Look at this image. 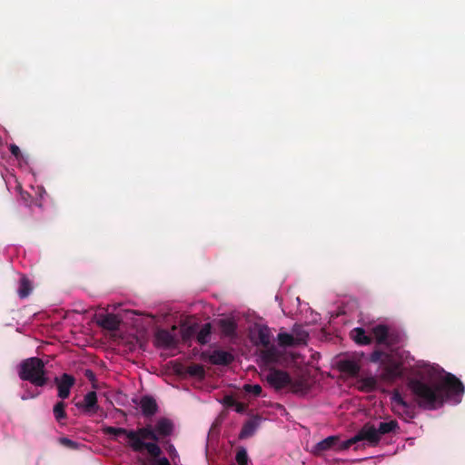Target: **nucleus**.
I'll list each match as a JSON object with an SVG mask.
<instances>
[{"instance_id": "nucleus-1", "label": "nucleus", "mask_w": 465, "mask_h": 465, "mask_svg": "<svg viewBox=\"0 0 465 465\" xmlns=\"http://www.w3.org/2000/svg\"><path fill=\"white\" fill-rule=\"evenodd\" d=\"M408 387L414 402L425 410H436L443 406L447 400L460 396L465 391L462 382L451 373H446L442 379L432 383L412 379Z\"/></svg>"}, {"instance_id": "nucleus-2", "label": "nucleus", "mask_w": 465, "mask_h": 465, "mask_svg": "<svg viewBox=\"0 0 465 465\" xmlns=\"http://www.w3.org/2000/svg\"><path fill=\"white\" fill-rule=\"evenodd\" d=\"M158 440V434L153 427L146 425L137 430H130L129 440L125 442V445L134 452L146 450L153 458L156 459L162 454V450L156 443Z\"/></svg>"}, {"instance_id": "nucleus-3", "label": "nucleus", "mask_w": 465, "mask_h": 465, "mask_svg": "<svg viewBox=\"0 0 465 465\" xmlns=\"http://www.w3.org/2000/svg\"><path fill=\"white\" fill-rule=\"evenodd\" d=\"M18 376L22 381H29L36 387H44L48 382L45 364L38 357L23 360L18 366Z\"/></svg>"}, {"instance_id": "nucleus-4", "label": "nucleus", "mask_w": 465, "mask_h": 465, "mask_svg": "<svg viewBox=\"0 0 465 465\" xmlns=\"http://www.w3.org/2000/svg\"><path fill=\"white\" fill-rule=\"evenodd\" d=\"M372 339L379 345H384L387 348H393L402 342L401 333L385 324H377L371 328Z\"/></svg>"}, {"instance_id": "nucleus-5", "label": "nucleus", "mask_w": 465, "mask_h": 465, "mask_svg": "<svg viewBox=\"0 0 465 465\" xmlns=\"http://www.w3.org/2000/svg\"><path fill=\"white\" fill-rule=\"evenodd\" d=\"M366 440L371 446H376L379 444L381 439L379 437L376 427L371 422L365 423L361 430L351 439L344 440L342 442L341 448L349 449L352 445L358 443L359 441Z\"/></svg>"}, {"instance_id": "nucleus-6", "label": "nucleus", "mask_w": 465, "mask_h": 465, "mask_svg": "<svg viewBox=\"0 0 465 465\" xmlns=\"http://www.w3.org/2000/svg\"><path fill=\"white\" fill-rule=\"evenodd\" d=\"M386 359L381 364L380 379L384 381L392 382L402 376L401 364L395 361L391 355L386 356Z\"/></svg>"}, {"instance_id": "nucleus-7", "label": "nucleus", "mask_w": 465, "mask_h": 465, "mask_svg": "<svg viewBox=\"0 0 465 465\" xmlns=\"http://www.w3.org/2000/svg\"><path fill=\"white\" fill-rule=\"evenodd\" d=\"M342 442L341 441V438L338 435H332L325 438L324 440L319 441L312 449V452L315 456H322L325 451L334 450V451H341L346 450L347 449L341 448Z\"/></svg>"}, {"instance_id": "nucleus-8", "label": "nucleus", "mask_w": 465, "mask_h": 465, "mask_svg": "<svg viewBox=\"0 0 465 465\" xmlns=\"http://www.w3.org/2000/svg\"><path fill=\"white\" fill-rule=\"evenodd\" d=\"M268 384L276 391H280L291 383V376L288 372L272 369L269 371L265 378Z\"/></svg>"}, {"instance_id": "nucleus-9", "label": "nucleus", "mask_w": 465, "mask_h": 465, "mask_svg": "<svg viewBox=\"0 0 465 465\" xmlns=\"http://www.w3.org/2000/svg\"><path fill=\"white\" fill-rule=\"evenodd\" d=\"M54 381L57 386V396L62 400L67 399L70 395L72 387L75 383L74 376L68 373H64L61 377H55Z\"/></svg>"}, {"instance_id": "nucleus-10", "label": "nucleus", "mask_w": 465, "mask_h": 465, "mask_svg": "<svg viewBox=\"0 0 465 465\" xmlns=\"http://www.w3.org/2000/svg\"><path fill=\"white\" fill-rule=\"evenodd\" d=\"M251 338L255 345L268 347L271 342V331L266 325H256L251 332Z\"/></svg>"}, {"instance_id": "nucleus-11", "label": "nucleus", "mask_w": 465, "mask_h": 465, "mask_svg": "<svg viewBox=\"0 0 465 465\" xmlns=\"http://www.w3.org/2000/svg\"><path fill=\"white\" fill-rule=\"evenodd\" d=\"M155 341L158 346L163 348H174L178 344V339L173 331L161 329L155 333Z\"/></svg>"}, {"instance_id": "nucleus-12", "label": "nucleus", "mask_w": 465, "mask_h": 465, "mask_svg": "<svg viewBox=\"0 0 465 465\" xmlns=\"http://www.w3.org/2000/svg\"><path fill=\"white\" fill-rule=\"evenodd\" d=\"M261 418L259 416H253L246 420L239 433V439L243 440L252 437L259 428Z\"/></svg>"}, {"instance_id": "nucleus-13", "label": "nucleus", "mask_w": 465, "mask_h": 465, "mask_svg": "<svg viewBox=\"0 0 465 465\" xmlns=\"http://www.w3.org/2000/svg\"><path fill=\"white\" fill-rule=\"evenodd\" d=\"M140 408L145 417L153 416L158 411L156 401L152 396H143L140 400Z\"/></svg>"}, {"instance_id": "nucleus-14", "label": "nucleus", "mask_w": 465, "mask_h": 465, "mask_svg": "<svg viewBox=\"0 0 465 465\" xmlns=\"http://www.w3.org/2000/svg\"><path fill=\"white\" fill-rule=\"evenodd\" d=\"M234 361V356L228 351L215 350L210 356V361L215 365L227 366Z\"/></svg>"}, {"instance_id": "nucleus-15", "label": "nucleus", "mask_w": 465, "mask_h": 465, "mask_svg": "<svg viewBox=\"0 0 465 465\" xmlns=\"http://www.w3.org/2000/svg\"><path fill=\"white\" fill-rule=\"evenodd\" d=\"M97 323L103 329L108 331H116L120 327L121 320L117 315L108 313L101 316V318L97 321Z\"/></svg>"}, {"instance_id": "nucleus-16", "label": "nucleus", "mask_w": 465, "mask_h": 465, "mask_svg": "<svg viewBox=\"0 0 465 465\" xmlns=\"http://www.w3.org/2000/svg\"><path fill=\"white\" fill-rule=\"evenodd\" d=\"M154 430L158 434L159 439L161 437H168L173 433V424L170 420L161 418L156 422Z\"/></svg>"}, {"instance_id": "nucleus-17", "label": "nucleus", "mask_w": 465, "mask_h": 465, "mask_svg": "<svg viewBox=\"0 0 465 465\" xmlns=\"http://www.w3.org/2000/svg\"><path fill=\"white\" fill-rule=\"evenodd\" d=\"M351 338L359 345H369L372 341V337L368 335L363 328H354L350 332Z\"/></svg>"}, {"instance_id": "nucleus-18", "label": "nucleus", "mask_w": 465, "mask_h": 465, "mask_svg": "<svg viewBox=\"0 0 465 465\" xmlns=\"http://www.w3.org/2000/svg\"><path fill=\"white\" fill-rule=\"evenodd\" d=\"M377 379L373 376L360 378L357 381V388L362 392H372L377 389Z\"/></svg>"}, {"instance_id": "nucleus-19", "label": "nucleus", "mask_w": 465, "mask_h": 465, "mask_svg": "<svg viewBox=\"0 0 465 465\" xmlns=\"http://www.w3.org/2000/svg\"><path fill=\"white\" fill-rule=\"evenodd\" d=\"M218 326L221 332L226 337H232L235 335L237 324L232 319H221L218 322Z\"/></svg>"}, {"instance_id": "nucleus-20", "label": "nucleus", "mask_w": 465, "mask_h": 465, "mask_svg": "<svg viewBox=\"0 0 465 465\" xmlns=\"http://www.w3.org/2000/svg\"><path fill=\"white\" fill-rule=\"evenodd\" d=\"M391 402L395 406L403 408L404 412L410 417L413 418L412 405L407 402L398 391H395L391 396Z\"/></svg>"}, {"instance_id": "nucleus-21", "label": "nucleus", "mask_w": 465, "mask_h": 465, "mask_svg": "<svg viewBox=\"0 0 465 465\" xmlns=\"http://www.w3.org/2000/svg\"><path fill=\"white\" fill-rule=\"evenodd\" d=\"M84 408L86 412H94L98 409L97 394L95 391H89L84 398Z\"/></svg>"}, {"instance_id": "nucleus-22", "label": "nucleus", "mask_w": 465, "mask_h": 465, "mask_svg": "<svg viewBox=\"0 0 465 465\" xmlns=\"http://www.w3.org/2000/svg\"><path fill=\"white\" fill-rule=\"evenodd\" d=\"M129 431L130 430L124 428H117L112 426H106L103 428V432L104 434L114 436L115 440H118L119 437L124 436L126 442L129 440Z\"/></svg>"}, {"instance_id": "nucleus-23", "label": "nucleus", "mask_w": 465, "mask_h": 465, "mask_svg": "<svg viewBox=\"0 0 465 465\" xmlns=\"http://www.w3.org/2000/svg\"><path fill=\"white\" fill-rule=\"evenodd\" d=\"M379 437L381 438V435H385L388 433H391L397 429H399L398 421L395 420H390V421H381L376 427Z\"/></svg>"}, {"instance_id": "nucleus-24", "label": "nucleus", "mask_w": 465, "mask_h": 465, "mask_svg": "<svg viewBox=\"0 0 465 465\" xmlns=\"http://www.w3.org/2000/svg\"><path fill=\"white\" fill-rule=\"evenodd\" d=\"M341 370L351 376H357L360 372V365L351 360L341 361L340 364Z\"/></svg>"}, {"instance_id": "nucleus-25", "label": "nucleus", "mask_w": 465, "mask_h": 465, "mask_svg": "<svg viewBox=\"0 0 465 465\" xmlns=\"http://www.w3.org/2000/svg\"><path fill=\"white\" fill-rule=\"evenodd\" d=\"M278 344L282 348L298 346L292 333L280 332L277 335Z\"/></svg>"}, {"instance_id": "nucleus-26", "label": "nucleus", "mask_w": 465, "mask_h": 465, "mask_svg": "<svg viewBox=\"0 0 465 465\" xmlns=\"http://www.w3.org/2000/svg\"><path fill=\"white\" fill-rule=\"evenodd\" d=\"M33 290L32 283L26 276L20 279L19 288L17 291L18 296L21 299L28 297Z\"/></svg>"}, {"instance_id": "nucleus-27", "label": "nucleus", "mask_w": 465, "mask_h": 465, "mask_svg": "<svg viewBox=\"0 0 465 465\" xmlns=\"http://www.w3.org/2000/svg\"><path fill=\"white\" fill-rule=\"evenodd\" d=\"M211 331L212 327L210 323L203 324L198 331H196L195 336L197 341L202 345L208 343L211 336Z\"/></svg>"}, {"instance_id": "nucleus-28", "label": "nucleus", "mask_w": 465, "mask_h": 465, "mask_svg": "<svg viewBox=\"0 0 465 465\" xmlns=\"http://www.w3.org/2000/svg\"><path fill=\"white\" fill-rule=\"evenodd\" d=\"M292 335H294L296 343L299 345L306 344L309 337L308 332L300 325H294L292 328Z\"/></svg>"}, {"instance_id": "nucleus-29", "label": "nucleus", "mask_w": 465, "mask_h": 465, "mask_svg": "<svg viewBox=\"0 0 465 465\" xmlns=\"http://www.w3.org/2000/svg\"><path fill=\"white\" fill-rule=\"evenodd\" d=\"M262 351V357L266 362H275L278 361L279 354L274 346L265 347Z\"/></svg>"}, {"instance_id": "nucleus-30", "label": "nucleus", "mask_w": 465, "mask_h": 465, "mask_svg": "<svg viewBox=\"0 0 465 465\" xmlns=\"http://www.w3.org/2000/svg\"><path fill=\"white\" fill-rule=\"evenodd\" d=\"M65 407H66V404L63 401H58L54 406V409H53L54 416L58 422H61L63 420H65L67 418V414L65 412Z\"/></svg>"}, {"instance_id": "nucleus-31", "label": "nucleus", "mask_w": 465, "mask_h": 465, "mask_svg": "<svg viewBox=\"0 0 465 465\" xmlns=\"http://www.w3.org/2000/svg\"><path fill=\"white\" fill-rule=\"evenodd\" d=\"M186 373L192 377L203 378L205 371L203 365L193 363L187 367Z\"/></svg>"}, {"instance_id": "nucleus-32", "label": "nucleus", "mask_w": 465, "mask_h": 465, "mask_svg": "<svg viewBox=\"0 0 465 465\" xmlns=\"http://www.w3.org/2000/svg\"><path fill=\"white\" fill-rule=\"evenodd\" d=\"M288 386L290 387L292 392L297 393V394L298 393L304 394L308 391L305 381H303L302 380L292 381L291 379V383H289Z\"/></svg>"}, {"instance_id": "nucleus-33", "label": "nucleus", "mask_w": 465, "mask_h": 465, "mask_svg": "<svg viewBox=\"0 0 465 465\" xmlns=\"http://www.w3.org/2000/svg\"><path fill=\"white\" fill-rule=\"evenodd\" d=\"M386 356H391V354L384 352L381 350L373 351L370 355V361L373 363H380L381 365L383 363V361H386Z\"/></svg>"}, {"instance_id": "nucleus-34", "label": "nucleus", "mask_w": 465, "mask_h": 465, "mask_svg": "<svg viewBox=\"0 0 465 465\" xmlns=\"http://www.w3.org/2000/svg\"><path fill=\"white\" fill-rule=\"evenodd\" d=\"M195 335H196V326H194V325L183 327L181 330V336L184 342L189 341Z\"/></svg>"}, {"instance_id": "nucleus-35", "label": "nucleus", "mask_w": 465, "mask_h": 465, "mask_svg": "<svg viewBox=\"0 0 465 465\" xmlns=\"http://www.w3.org/2000/svg\"><path fill=\"white\" fill-rule=\"evenodd\" d=\"M235 460L238 465H247L248 455L244 448H241L237 450Z\"/></svg>"}, {"instance_id": "nucleus-36", "label": "nucleus", "mask_w": 465, "mask_h": 465, "mask_svg": "<svg viewBox=\"0 0 465 465\" xmlns=\"http://www.w3.org/2000/svg\"><path fill=\"white\" fill-rule=\"evenodd\" d=\"M243 389L246 392L252 393L255 396H260L262 391V387L258 384H246Z\"/></svg>"}, {"instance_id": "nucleus-37", "label": "nucleus", "mask_w": 465, "mask_h": 465, "mask_svg": "<svg viewBox=\"0 0 465 465\" xmlns=\"http://www.w3.org/2000/svg\"><path fill=\"white\" fill-rule=\"evenodd\" d=\"M59 441L63 446L67 447L69 449H76L78 447L77 442L65 437L61 438Z\"/></svg>"}, {"instance_id": "nucleus-38", "label": "nucleus", "mask_w": 465, "mask_h": 465, "mask_svg": "<svg viewBox=\"0 0 465 465\" xmlns=\"http://www.w3.org/2000/svg\"><path fill=\"white\" fill-rule=\"evenodd\" d=\"M236 402H237V401L232 395H226V396H224V398L223 400V405H225L228 408H231V407L234 408V406L236 405Z\"/></svg>"}, {"instance_id": "nucleus-39", "label": "nucleus", "mask_w": 465, "mask_h": 465, "mask_svg": "<svg viewBox=\"0 0 465 465\" xmlns=\"http://www.w3.org/2000/svg\"><path fill=\"white\" fill-rule=\"evenodd\" d=\"M9 151L17 159L22 155L20 148L15 143L10 144Z\"/></svg>"}, {"instance_id": "nucleus-40", "label": "nucleus", "mask_w": 465, "mask_h": 465, "mask_svg": "<svg viewBox=\"0 0 465 465\" xmlns=\"http://www.w3.org/2000/svg\"><path fill=\"white\" fill-rule=\"evenodd\" d=\"M40 394V392H31L30 391H26L22 396L21 399L23 401H27L29 399H34L37 397Z\"/></svg>"}, {"instance_id": "nucleus-41", "label": "nucleus", "mask_w": 465, "mask_h": 465, "mask_svg": "<svg viewBox=\"0 0 465 465\" xmlns=\"http://www.w3.org/2000/svg\"><path fill=\"white\" fill-rule=\"evenodd\" d=\"M234 409L236 412L243 413L247 409V405L245 403L237 401L236 405L234 406Z\"/></svg>"}, {"instance_id": "nucleus-42", "label": "nucleus", "mask_w": 465, "mask_h": 465, "mask_svg": "<svg viewBox=\"0 0 465 465\" xmlns=\"http://www.w3.org/2000/svg\"><path fill=\"white\" fill-rule=\"evenodd\" d=\"M155 461V465H171L168 459L165 457L160 458Z\"/></svg>"}, {"instance_id": "nucleus-43", "label": "nucleus", "mask_w": 465, "mask_h": 465, "mask_svg": "<svg viewBox=\"0 0 465 465\" xmlns=\"http://www.w3.org/2000/svg\"><path fill=\"white\" fill-rule=\"evenodd\" d=\"M84 376L89 380V381H94V378H95V375L93 371L91 370H85L84 371Z\"/></svg>"}, {"instance_id": "nucleus-44", "label": "nucleus", "mask_w": 465, "mask_h": 465, "mask_svg": "<svg viewBox=\"0 0 465 465\" xmlns=\"http://www.w3.org/2000/svg\"><path fill=\"white\" fill-rule=\"evenodd\" d=\"M175 330H176V326H173L172 331H175Z\"/></svg>"}]
</instances>
